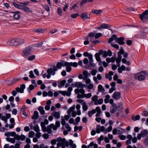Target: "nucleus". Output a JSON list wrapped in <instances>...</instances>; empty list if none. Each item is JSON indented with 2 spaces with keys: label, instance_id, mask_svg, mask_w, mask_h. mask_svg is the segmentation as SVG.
<instances>
[{
  "label": "nucleus",
  "instance_id": "f257e3e1",
  "mask_svg": "<svg viewBox=\"0 0 148 148\" xmlns=\"http://www.w3.org/2000/svg\"><path fill=\"white\" fill-rule=\"evenodd\" d=\"M75 94H77V97L78 98H83L84 97L89 98L92 96L91 93H89L87 94H85V90L83 88L76 89L75 90Z\"/></svg>",
  "mask_w": 148,
  "mask_h": 148
},
{
  "label": "nucleus",
  "instance_id": "f03ea898",
  "mask_svg": "<svg viewBox=\"0 0 148 148\" xmlns=\"http://www.w3.org/2000/svg\"><path fill=\"white\" fill-rule=\"evenodd\" d=\"M134 78L139 81H144L146 77H148V72L146 71H142L134 74Z\"/></svg>",
  "mask_w": 148,
  "mask_h": 148
},
{
  "label": "nucleus",
  "instance_id": "7ed1b4c3",
  "mask_svg": "<svg viewBox=\"0 0 148 148\" xmlns=\"http://www.w3.org/2000/svg\"><path fill=\"white\" fill-rule=\"evenodd\" d=\"M23 39L21 38H16L9 40L7 42L8 45L11 46H16L22 44L24 42Z\"/></svg>",
  "mask_w": 148,
  "mask_h": 148
},
{
  "label": "nucleus",
  "instance_id": "20e7f679",
  "mask_svg": "<svg viewBox=\"0 0 148 148\" xmlns=\"http://www.w3.org/2000/svg\"><path fill=\"white\" fill-rule=\"evenodd\" d=\"M57 146L58 147L62 146V148H65V147H67L69 145L68 141H66L65 138L58 137L57 138Z\"/></svg>",
  "mask_w": 148,
  "mask_h": 148
},
{
  "label": "nucleus",
  "instance_id": "39448f33",
  "mask_svg": "<svg viewBox=\"0 0 148 148\" xmlns=\"http://www.w3.org/2000/svg\"><path fill=\"white\" fill-rule=\"evenodd\" d=\"M32 47H27L23 51V56L25 58H26L32 53Z\"/></svg>",
  "mask_w": 148,
  "mask_h": 148
},
{
  "label": "nucleus",
  "instance_id": "423d86ee",
  "mask_svg": "<svg viewBox=\"0 0 148 148\" xmlns=\"http://www.w3.org/2000/svg\"><path fill=\"white\" fill-rule=\"evenodd\" d=\"M47 75H46V73L42 75V77L45 78L46 77L47 79H49L51 77V75H55L56 73L53 71L52 68L48 69L47 70Z\"/></svg>",
  "mask_w": 148,
  "mask_h": 148
},
{
  "label": "nucleus",
  "instance_id": "0eeeda50",
  "mask_svg": "<svg viewBox=\"0 0 148 148\" xmlns=\"http://www.w3.org/2000/svg\"><path fill=\"white\" fill-rule=\"evenodd\" d=\"M125 38L124 37H120L118 38L116 35L115 42L120 45H123L125 43L126 41H124Z\"/></svg>",
  "mask_w": 148,
  "mask_h": 148
},
{
  "label": "nucleus",
  "instance_id": "6e6552de",
  "mask_svg": "<svg viewBox=\"0 0 148 148\" xmlns=\"http://www.w3.org/2000/svg\"><path fill=\"white\" fill-rule=\"evenodd\" d=\"M90 14L88 12H84L81 14L79 15L81 18L84 21L85 19H90Z\"/></svg>",
  "mask_w": 148,
  "mask_h": 148
},
{
  "label": "nucleus",
  "instance_id": "1a4fd4ad",
  "mask_svg": "<svg viewBox=\"0 0 148 148\" xmlns=\"http://www.w3.org/2000/svg\"><path fill=\"white\" fill-rule=\"evenodd\" d=\"M67 62H65L63 60H62L60 62H58L57 63L56 66L58 69H60L62 66H67L66 65Z\"/></svg>",
  "mask_w": 148,
  "mask_h": 148
},
{
  "label": "nucleus",
  "instance_id": "9d476101",
  "mask_svg": "<svg viewBox=\"0 0 148 148\" xmlns=\"http://www.w3.org/2000/svg\"><path fill=\"white\" fill-rule=\"evenodd\" d=\"M121 97V94L120 92H114L112 96V97L115 100L119 99Z\"/></svg>",
  "mask_w": 148,
  "mask_h": 148
},
{
  "label": "nucleus",
  "instance_id": "9b49d317",
  "mask_svg": "<svg viewBox=\"0 0 148 148\" xmlns=\"http://www.w3.org/2000/svg\"><path fill=\"white\" fill-rule=\"evenodd\" d=\"M10 13L14 14L13 16L14 18L16 20H18L20 18L21 16L20 15V12L19 11L16 12L10 11Z\"/></svg>",
  "mask_w": 148,
  "mask_h": 148
},
{
  "label": "nucleus",
  "instance_id": "f8f14e48",
  "mask_svg": "<svg viewBox=\"0 0 148 148\" xmlns=\"http://www.w3.org/2000/svg\"><path fill=\"white\" fill-rule=\"evenodd\" d=\"M96 132L97 133H99L100 131L103 132L105 130V128L104 126H100V125H98L96 126Z\"/></svg>",
  "mask_w": 148,
  "mask_h": 148
},
{
  "label": "nucleus",
  "instance_id": "ddd939ff",
  "mask_svg": "<svg viewBox=\"0 0 148 148\" xmlns=\"http://www.w3.org/2000/svg\"><path fill=\"white\" fill-rule=\"evenodd\" d=\"M25 136L23 134L21 135V136L16 135L15 137V139L18 140H25Z\"/></svg>",
  "mask_w": 148,
  "mask_h": 148
},
{
  "label": "nucleus",
  "instance_id": "4468645a",
  "mask_svg": "<svg viewBox=\"0 0 148 148\" xmlns=\"http://www.w3.org/2000/svg\"><path fill=\"white\" fill-rule=\"evenodd\" d=\"M117 109V107L116 105L115 104H112V107H111L110 109V112L111 113H114Z\"/></svg>",
  "mask_w": 148,
  "mask_h": 148
},
{
  "label": "nucleus",
  "instance_id": "2eb2a0df",
  "mask_svg": "<svg viewBox=\"0 0 148 148\" xmlns=\"http://www.w3.org/2000/svg\"><path fill=\"white\" fill-rule=\"evenodd\" d=\"M12 3L14 5V6L16 7L18 9L22 10L23 8V6L21 4H18L15 3V2H12Z\"/></svg>",
  "mask_w": 148,
  "mask_h": 148
},
{
  "label": "nucleus",
  "instance_id": "dca6fc26",
  "mask_svg": "<svg viewBox=\"0 0 148 148\" xmlns=\"http://www.w3.org/2000/svg\"><path fill=\"white\" fill-rule=\"evenodd\" d=\"M51 115L57 119H58L60 117V114L58 112L53 111L51 113Z\"/></svg>",
  "mask_w": 148,
  "mask_h": 148
},
{
  "label": "nucleus",
  "instance_id": "f3484780",
  "mask_svg": "<svg viewBox=\"0 0 148 148\" xmlns=\"http://www.w3.org/2000/svg\"><path fill=\"white\" fill-rule=\"evenodd\" d=\"M75 86L77 88H83L84 87V84L81 82H77L75 83Z\"/></svg>",
  "mask_w": 148,
  "mask_h": 148
},
{
  "label": "nucleus",
  "instance_id": "a211bd4d",
  "mask_svg": "<svg viewBox=\"0 0 148 148\" xmlns=\"http://www.w3.org/2000/svg\"><path fill=\"white\" fill-rule=\"evenodd\" d=\"M145 15V14H143V12L141 14H139L140 19L142 21L144 22L147 21V19Z\"/></svg>",
  "mask_w": 148,
  "mask_h": 148
},
{
  "label": "nucleus",
  "instance_id": "6ab92c4d",
  "mask_svg": "<svg viewBox=\"0 0 148 148\" xmlns=\"http://www.w3.org/2000/svg\"><path fill=\"white\" fill-rule=\"evenodd\" d=\"M101 27L102 28L107 29L112 31L111 29H110L111 27L110 25L108 24L103 23L101 24Z\"/></svg>",
  "mask_w": 148,
  "mask_h": 148
},
{
  "label": "nucleus",
  "instance_id": "aec40b11",
  "mask_svg": "<svg viewBox=\"0 0 148 148\" xmlns=\"http://www.w3.org/2000/svg\"><path fill=\"white\" fill-rule=\"evenodd\" d=\"M38 113L37 111H35L34 113V115L32 116V118L33 119H37L38 118Z\"/></svg>",
  "mask_w": 148,
  "mask_h": 148
},
{
  "label": "nucleus",
  "instance_id": "412c9836",
  "mask_svg": "<svg viewBox=\"0 0 148 148\" xmlns=\"http://www.w3.org/2000/svg\"><path fill=\"white\" fill-rule=\"evenodd\" d=\"M124 50L122 49H121L118 52V58L117 59L121 60L122 59V56L121 55V54H123L124 53Z\"/></svg>",
  "mask_w": 148,
  "mask_h": 148
},
{
  "label": "nucleus",
  "instance_id": "4be33fe9",
  "mask_svg": "<svg viewBox=\"0 0 148 148\" xmlns=\"http://www.w3.org/2000/svg\"><path fill=\"white\" fill-rule=\"evenodd\" d=\"M95 33H94L92 32H90L88 34L87 37H88L89 38V40L90 41H92V39L94 38L95 37Z\"/></svg>",
  "mask_w": 148,
  "mask_h": 148
},
{
  "label": "nucleus",
  "instance_id": "5701e85b",
  "mask_svg": "<svg viewBox=\"0 0 148 148\" xmlns=\"http://www.w3.org/2000/svg\"><path fill=\"white\" fill-rule=\"evenodd\" d=\"M66 65H70V66H73L74 67H77L78 66V64L76 62H67Z\"/></svg>",
  "mask_w": 148,
  "mask_h": 148
},
{
  "label": "nucleus",
  "instance_id": "b1692460",
  "mask_svg": "<svg viewBox=\"0 0 148 148\" xmlns=\"http://www.w3.org/2000/svg\"><path fill=\"white\" fill-rule=\"evenodd\" d=\"M22 10H23L25 12H27L29 13H31L32 12V10H31L29 8L27 7V6H23V8Z\"/></svg>",
  "mask_w": 148,
  "mask_h": 148
},
{
  "label": "nucleus",
  "instance_id": "393cba45",
  "mask_svg": "<svg viewBox=\"0 0 148 148\" xmlns=\"http://www.w3.org/2000/svg\"><path fill=\"white\" fill-rule=\"evenodd\" d=\"M140 133L142 135V137H145L148 134V132L147 130H143L141 131Z\"/></svg>",
  "mask_w": 148,
  "mask_h": 148
},
{
  "label": "nucleus",
  "instance_id": "a878e982",
  "mask_svg": "<svg viewBox=\"0 0 148 148\" xmlns=\"http://www.w3.org/2000/svg\"><path fill=\"white\" fill-rule=\"evenodd\" d=\"M92 12L93 14L99 15L100 13H101L102 12V10H92Z\"/></svg>",
  "mask_w": 148,
  "mask_h": 148
},
{
  "label": "nucleus",
  "instance_id": "bb28decb",
  "mask_svg": "<svg viewBox=\"0 0 148 148\" xmlns=\"http://www.w3.org/2000/svg\"><path fill=\"white\" fill-rule=\"evenodd\" d=\"M75 109V106H73L71 107L70 109L68 110L67 112L68 114V115L70 116H71V112H73Z\"/></svg>",
  "mask_w": 148,
  "mask_h": 148
},
{
  "label": "nucleus",
  "instance_id": "cd10ccee",
  "mask_svg": "<svg viewBox=\"0 0 148 148\" xmlns=\"http://www.w3.org/2000/svg\"><path fill=\"white\" fill-rule=\"evenodd\" d=\"M26 108V106H23L21 108V113L22 114H23L25 116H26L27 114L25 112Z\"/></svg>",
  "mask_w": 148,
  "mask_h": 148
},
{
  "label": "nucleus",
  "instance_id": "c85d7f7f",
  "mask_svg": "<svg viewBox=\"0 0 148 148\" xmlns=\"http://www.w3.org/2000/svg\"><path fill=\"white\" fill-rule=\"evenodd\" d=\"M41 115H44L45 114V111L44 110V108L42 106L39 107L38 109Z\"/></svg>",
  "mask_w": 148,
  "mask_h": 148
},
{
  "label": "nucleus",
  "instance_id": "c756f323",
  "mask_svg": "<svg viewBox=\"0 0 148 148\" xmlns=\"http://www.w3.org/2000/svg\"><path fill=\"white\" fill-rule=\"evenodd\" d=\"M116 35L115 34H113L111 38H110L108 40V42L109 43H111L113 40H114L115 41V39H116Z\"/></svg>",
  "mask_w": 148,
  "mask_h": 148
},
{
  "label": "nucleus",
  "instance_id": "7c9ffc66",
  "mask_svg": "<svg viewBox=\"0 0 148 148\" xmlns=\"http://www.w3.org/2000/svg\"><path fill=\"white\" fill-rule=\"evenodd\" d=\"M96 112V110L95 109H92L91 111H89L88 113V116L91 117H92V114H94Z\"/></svg>",
  "mask_w": 148,
  "mask_h": 148
},
{
  "label": "nucleus",
  "instance_id": "2f4dec72",
  "mask_svg": "<svg viewBox=\"0 0 148 148\" xmlns=\"http://www.w3.org/2000/svg\"><path fill=\"white\" fill-rule=\"evenodd\" d=\"M140 118V116L139 115H137L136 116H134V115H133L132 117V119L135 121L137 120H139Z\"/></svg>",
  "mask_w": 148,
  "mask_h": 148
},
{
  "label": "nucleus",
  "instance_id": "473e14b6",
  "mask_svg": "<svg viewBox=\"0 0 148 148\" xmlns=\"http://www.w3.org/2000/svg\"><path fill=\"white\" fill-rule=\"evenodd\" d=\"M103 101L102 99H99L98 100H97V101L95 102L94 104L95 105L98 104H101L103 103Z\"/></svg>",
  "mask_w": 148,
  "mask_h": 148
},
{
  "label": "nucleus",
  "instance_id": "72a5a7b5",
  "mask_svg": "<svg viewBox=\"0 0 148 148\" xmlns=\"http://www.w3.org/2000/svg\"><path fill=\"white\" fill-rule=\"evenodd\" d=\"M98 89L99 92H104L105 91L104 88L103 87L102 85L101 84L98 85Z\"/></svg>",
  "mask_w": 148,
  "mask_h": 148
},
{
  "label": "nucleus",
  "instance_id": "f704fd0d",
  "mask_svg": "<svg viewBox=\"0 0 148 148\" xmlns=\"http://www.w3.org/2000/svg\"><path fill=\"white\" fill-rule=\"evenodd\" d=\"M33 31L34 32L41 33H43L44 32V30L42 28H38L36 29H34Z\"/></svg>",
  "mask_w": 148,
  "mask_h": 148
},
{
  "label": "nucleus",
  "instance_id": "c9c22d12",
  "mask_svg": "<svg viewBox=\"0 0 148 148\" xmlns=\"http://www.w3.org/2000/svg\"><path fill=\"white\" fill-rule=\"evenodd\" d=\"M100 42V41L99 40L96 39H93L92 41V43L93 44H92V46L91 45L90 46H93L94 45H96L97 44L99 43Z\"/></svg>",
  "mask_w": 148,
  "mask_h": 148
},
{
  "label": "nucleus",
  "instance_id": "e433bc0d",
  "mask_svg": "<svg viewBox=\"0 0 148 148\" xmlns=\"http://www.w3.org/2000/svg\"><path fill=\"white\" fill-rule=\"evenodd\" d=\"M66 81L65 80H62L60 82V84H58V87L60 88H62L65 84Z\"/></svg>",
  "mask_w": 148,
  "mask_h": 148
},
{
  "label": "nucleus",
  "instance_id": "4c0bfd02",
  "mask_svg": "<svg viewBox=\"0 0 148 148\" xmlns=\"http://www.w3.org/2000/svg\"><path fill=\"white\" fill-rule=\"evenodd\" d=\"M42 130L44 132H45L46 130V127H45V124L43 122H42L40 124Z\"/></svg>",
  "mask_w": 148,
  "mask_h": 148
},
{
  "label": "nucleus",
  "instance_id": "58836bf2",
  "mask_svg": "<svg viewBox=\"0 0 148 148\" xmlns=\"http://www.w3.org/2000/svg\"><path fill=\"white\" fill-rule=\"evenodd\" d=\"M82 108L83 110L85 111H86L88 109V107L86 105V103L85 102L83 103H82Z\"/></svg>",
  "mask_w": 148,
  "mask_h": 148
},
{
  "label": "nucleus",
  "instance_id": "ea45409f",
  "mask_svg": "<svg viewBox=\"0 0 148 148\" xmlns=\"http://www.w3.org/2000/svg\"><path fill=\"white\" fill-rule=\"evenodd\" d=\"M46 131H47V133L49 134H50L52 132V130H51V127L50 125H48L47 126V127H46Z\"/></svg>",
  "mask_w": 148,
  "mask_h": 148
},
{
  "label": "nucleus",
  "instance_id": "a19ab883",
  "mask_svg": "<svg viewBox=\"0 0 148 148\" xmlns=\"http://www.w3.org/2000/svg\"><path fill=\"white\" fill-rule=\"evenodd\" d=\"M96 60L97 61H100L101 60L100 55L99 53H96L95 56Z\"/></svg>",
  "mask_w": 148,
  "mask_h": 148
},
{
  "label": "nucleus",
  "instance_id": "79ce46f5",
  "mask_svg": "<svg viewBox=\"0 0 148 148\" xmlns=\"http://www.w3.org/2000/svg\"><path fill=\"white\" fill-rule=\"evenodd\" d=\"M85 40L84 42V44L85 45H87L89 43V39L88 37H86L85 38Z\"/></svg>",
  "mask_w": 148,
  "mask_h": 148
},
{
  "label": "nucleus",
  "instance_id": "37998d69",
  "mask_svg": "<svg viewBox=\"0 0 148 148\" xmlns=\"http://www.w3.org/2000/svg\"><path fill=\"white\" fill-rule=\"evenodd\" d=\"M28 59L29 61H32L34 60L35 58V55H32L30 56H28Z\"/></svg>",
  "mask_w": 148,
  "mask_h": 148
},
{
  "label": "nucleus",
  "instance_id": "c03bdc74",
  "mask_svg": "<svg viewBox=\"0 0 148 148\" xmlns=\"http://www.w3.org/2000/svg\"><path fill=\"white\" fill-rule=\"evenodd\" d=\"M25 84H23L21 85L20 87V89L21 90V92H20V93H22L23 92L25 88Z\"/></svg>",
  "mask_w": 148,
  "mask_h": 148
},
{
  "label": "nucleus",
  "instance_id": "a18cd8bd",
  "mask_svg": "<svg viewBox=\"0 0 148 148\" xmlns=\"http://www.w3.org/2000/svg\"><path fill=\"white\" fill-rule=\"evenodd\" d=\"M34 130L36 132H38L40 131L38 125H35L34 127Z\"/></svg>",
  "mask_w": 148,
  "mask_h": 148
},
{
  "label": "nucleus",
  "instance_id": "49530a36",
  "mask_svg": "<svg viewBox=\"0 0 148 148\" xmlns=\"http://www.w3.org/2000/svg\"><path fill=\"white\" fill-rule=\"evenodd\" d=\"M57 142V138L54 139L51 141V143L52 145H54L56 144Z\"/></svg>",
  "mask_w": 148,
  "mask_h": 148
},
{
  "label": "nucleus",
  "instance_id": "de8ad7c7",
  "mask_svg": "<svg viewBox=\"0 0 148 148\" xmlns=\"http://www.w3.org/2000/svg\"><path fill=\"white\" fill-rule=\"evenodd\" d=\"M34 133L33 131L30 132L28 134V137L29 138L33 137L34 136Z\"/></svg>",
  "mask_w": 148,
  "mask_h": 148
},
{
  "label": "nucleus",
  "instance_id": "09e8293b",
  "mask_svg": "<svg viewBox=\"0 0 148 148\" xmlns=\"http://www.w3.org/2000/svg\"><path fill=\"white\" fill-rule=\"evenodd\" d=\"M144 144L145 145L148 146V136L146 137L144 139Z\"/></svg>",
  "mask_w": 148,
  "mask_h": 148
},
{
  "label": "nucleus",
  "instance_id": "8fccbe9b",
  "mask_svg": "<svg viewBox=\"0 0 148 148\" xmlns=\"http://www.w3.org/2000/svg\"><path fill=\"white\" fill-rule=\"evenodd\" d=\"M80 118L79 116L77 117L76 118V119H75V121H76V122H77V123L75 122V123H74L73 124L74 125H77L78 124L79 122V121H80Z\"/></svg>",
  "mask_w": 148,
  "mask_h": 148
},
{
  "label": "nucleus",
  "instance_id": "3c124183",
  "mask_svg": "<svg viewBox=\"0 0 148 148\" xmlns=\"http://www.w3.org/2000/svg\"><path fill=\"white\" fill-rule=\"evenodd\" d=\"M102 34L101 33H99L96 34H95V37L96 39H97L100 37L101 36H102Z\"/></svg>",
  "mask_w": 148,
  "mask_h": 148
},
{
  "label": "nucleus",
  "instance_id": "603ef678",
  "mask_svg": "<svg viewBox=\"0 0 148 148\" xmlns=\"http://www.w3.org/2000/svg\"><path fill=\"white\" fill-rule=\"evenodd\" d=\"M29 73L30 74L29 75V77L32 78H34L35 77V76H34L33 74V71H30L29 72Z\"/></svg>",
  "mask_w": 148,
  "mask_h": 148
},
{
  "label": "nucleus",
  "instance_id": "864d4df0",
  "mask_svg": "<svg viewBox=\"0 0 148 148\" xmlns=\"http://www.w3.org/2000/svg\"><path fill=\"white\" fill-rule=\"evenodd\" d=\"M43 42L42 41L38 43H35L34 45H33V46H42L43 45Z\"/></svg>",
  "mask_w": 148,
  "mask_h": 148
},
{
  "label": "nucleus",
  "instance_id": "5fc2aeb1",
  "mask_svg": "<svg viewBox=\"0 0 148 148\" xmlns=\"http://www.w3.org/2000/svg\"><path fill=\"white\" fill-rule=\"evenodd\" d=\"M57 12L60 15V16L62 15V8L61 7H58V8Z\"/></svg>",
  "mask_w": 148,
  "mask_h": 148
},
{
  "label": "nucleus",
  "instance_id": "6e6d98bb",
  "mask_svg": "<svg viewBox=\"0 0 148 148\" xmlns=\"http://www.w3.org/2000/svg\"><path fill=\"white\" fill-rule=\"evenodd\" d=\"M19 3L23 5L24 6H26L27 5H29V2L28 1L26 2H19Z\"/></svg>",
  "mask_w": 148,
  "mask_h": 148
},
{
  "label": "nucleus",
  "instance_id": "4d7b16f0",
  "mask_svg": "<svg viewBox=\"0 0 148 148\" xmlns=\"http://www.w3.org/2000/svg\"><path fill=\"white\" fill-rule=\"evenodd\" d=\"M118 137L121 140H123L125 139L126 137L125 136L122 134H120L118 136Z\"/></svg>",
  "mask_w": 148,
  "mask_h": 148
},
{
  "label": "nucleus",
  "instance_id": "13d9d810",
  "mask_svg": "<svg viewBox=\"0 0 148 148\" xmlns=\"http://www.w3.org/2000/svg\"><path fill=\"white\" fill-rule=\"evenodd\" d=\"M83 74L85 76H88V77L90 76V75L89 73L87 71H83Z\"/></svg>",
  "mask_w": 148,
  "mask_h": 148
},
{
  "label": "nucleus",
  "instance_id": "bf43d9fd",
  "mask_svg": "<svg viewBox=\"0 0 148 148\" xmlns=\"http://www.w3.org/2000/svg\"><path fill=\"white\" fill-rule=\"evenodd\" d=\"M79 16V15L78 13L72 14L71 17L73 18H76L77 16Z\"/></svg>",
  "mask_w": 148,
  "mask_h": 148
},
{
  "label": "nucleus",
  "instance_id": "052dcab7",
  "mask_svg": "<svg viewBox=\"0 0 148 148\" xmlns=\"http://www.w3.org/2000/svg\"><path fill=\"white\" fill-rule=\"evenodd\" d=\"M17 143H16L15 145V148H19L20 147V145L21 144V142L19 141L17 142Z\"/></svg>",
  "mask_w": 148,
  "mask_h": 148
},
{
  "label": "nucleus",
  "instance_id": "680f3d73",
  "mask_svg": "<svg viewBox=\"0 0 148 148\" xmlns=\"http://www.w3.org/2000/svg\"><path fill=\"white\" fill-rule=\"evenodd\" d=\"M65 127L67 130V131L68 132H70L71 131V128L68 124H66L65 125Z\"/></svg>",
  "mask_w": 148,
  "mask_h": 148
},
{
  "label": "nucleus",
  "instance_id": "e2e57ef3",
  "mask_svg": "<svg viewBox=\"0 0 148 148\" xmlns=\"http://www.w3.org/2000/svg\"><path fill=\"white\" fill-rule=\"evenodd\" d=\"M97 99L98 96L96 95H95L92 97V100L93 101L95 102V101H97Z\"/></svg>",
  "mask_w": 148,
  "mask_h": 148
},
{
  "label": "nucleus",
  "instance_id": "0e129e2a",
  "mask_svg": "<svg viewBox=\"0 0 148 148\" xmlns=\"http://www.w3.org/2000/svg\"><path fill=\"white\" fill-rule=\"evenodd\" d=\"M142 114L146 117L148 116V112L147 111H143L141 113Z\"/></svg>",
  "mask_w": 148,
  "mask_h": 148
},
{
  "label": "nucleus",
  "instance_id": "69168bd1",
  "mask_svg": "<svg viewBox=\"0 0 148 148\" xmlns=\"http://www.w3.org/2000/svg\"><path fill=\"white\" fill-rule=\"evenodd\" d=\"M126 43L128 46H131L133 43V42L132 40H127L126 41Z\"/></svg>",
  "mask_w": 148,
  "mask_h": 148
},
{
  "label": "nucleus",
  "instance_id": "338daca9",
  "mask_svg": "<svg viewBox=\"0 0 148 148\" xmlns=\"http://www.w3.org/2000/svg\"><path fill=\"white\" fill-rule=\"evenodd\" d=\"M143 14H145V16L147 19H148V10H146L143 12Z\"/></svg>",
  "mask_w": 148,
  "mask_h": 148
},
{
  "label": "nucleus",
  "instance_id": "774afa93",
  "mask_svg": "<svg viewBox=\"0 0 148 148\" xmlns=\"http://www.w3.org/2000/svg\"><path fill=\"white\" fill-rule=\"evenodd\" d=\"M39 148H49V147L48 146H45L43 144H41L40 145Z\"/></svg>",
  "mask_w": 148,
  "mask_h": 148
}]
</instances>
